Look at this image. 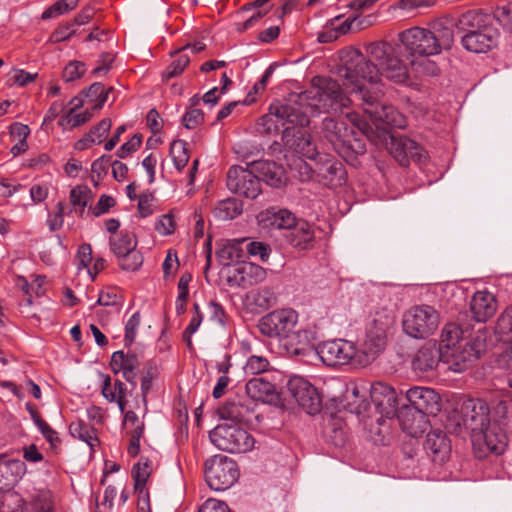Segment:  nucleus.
Instances as JSON below:
<instances>
[{
    "instance_id": "c756f323",
    "label": "nucleus",
    "mask_w": 512,
    "mask_h": 512,
    "mask_svg": "<svg viewBox=\"0 0 512 512\" xmlns=\"http://www.w3.org/2000/svg\"><path fill=\"white\" fill-rule=\"evenodd\" d=\"M235 281L244 287L263 282L266 279V270L254 263L245 262L234 268Z\"/></svg>"
},
{
    "instance_id": "09e8293b",
    "label": "nucleus",
    "mask_w": 512,
    "mask_h": 512,
    "mask_svg": "<svg viewBox=\"0 0 512 512\" xmlns=\"http://www.w3.org/2000/svg\"><path fill=\"white\" fill-rule=\"evenodd\" d=\"M91 200V190L86 186H76L70 191V202L82 212Z\"/></svg>"
},
{
    "instance_id": "5fc2aeb1",
    "label": "nucleus",
    "mask_w": 512,
    "mask_h": 512,
    "mask_svg": "<svg viewBox=\"0 0 512 512\" xmlns=\"http://www.w3.org/2000/svg\"><path fill=\"white\" fill-rule=\"evenodd\" d=\"M36 73H29L23 69H12L8 74V80L12 85L25 86L33 82L36 78Z\"/></svg>"
},
{
    "instance_id": "ea45409f",
    "label": "nucleus",
    "mask_w": 512,
    "mask_h": 512,
    "mask_svg": "<svg viewBox=\"0 0 512 512\" xmlns=\"http://www.w3.org/2000/svg\"><path fill=\"white\" fill-rule=\"evenodd\" d=\"M24 500L22 496L8 489L0 495V512H23Z\"/></svg>"
},
{
    "instance_id": "f8f14e48",
    "label": "nucleus",
    "mask_w": 512,
    "mask_h": 512,
    "mask_svg": "<svg viewBox=\"0 0 512 512\" xmlns=\"http://www.w3.org/2000/svg\"><path fill=\"white\" fill-rule=\"evenodd\" d=\"M472 445L478 457L489 453L502 454L507 446V437L499 424L489 423L471 435Z\"/></svg>"
},
{
    "instance_id": "7ed1b4c3",
    "label": "nucleus",
    "mask_w": 512,
    "mask_h": 512,
    "mask_svg": "<svg viewBox=\"0 0 512 512\" xmlns=\"http://www.w3.org/2000/svg\"><path fill=\"white\" fill-rule=\"evenodd\" d=\"M346 118L352 127L343 121L326 117L322 122L323 136L333 145L337 153L343 157L354 153H364L365 148L358 138L357 129L361 134L368 136L372 131L370 124L357 113H347Z\"/></svg>"
},
{
    "instance_id": "cd10ccee",
    "label": "nucleus",
    "mask_w": 512,
    "mask_h": 512,
    "mask_svg": "<svg viewBox=\"0 0 512 512\" xmlns=\"http://www.w3.org/2000/svg\"><path fill=\"white\" fill-rule=\"evenodd\" d=\"M25 473L26 465L23 461L0 455V481L3 488L17 483Z\"/></svg>"
},
{
    "instance_id": "0eeeda50",
    "label": "nucleus",
    "mask_w": 512,
    "mask_h": 512,
    "mask_svg": "<svg viewBox=\"0 0 512 512\" xmlns=\"http://www.w3.org/2000/svg\"><path fill=\"white\" fill-rule=\"evenodd\" d=\"M440 324V314L432 306L422 304L409 308L402 318L404 332L415 339L432 335Z\"/></svg>"
},
{
    "instance_id": "e433bc0d",
    "label": "nucleus",
    "mask_w": 512,
    "mask_h": 512,
    "mask_svg": "<svg viewBox=\"0 0 512 512\" xmlns=\"http://www.w3.org/2000/svg\"><path fill=\"white\" fill-rule=\"evenodd\" d=\"M244 241L245 239H234L224 242L217 251L219 261L223 265H230V263L239 260L242 256L240 245Z\"/></svg>"
},
{
    "instance_id": "5701e85b",
    "label": "nucleus",
    "mask_w": 512,
    "mask_h": 512,
    "mask_svg": "<svg viewBox=\"0 0 512 512\" xmlns=\"http://www.w3.org/2000/svg\"><path fill=\"white\" fill-rule=\"evenodd\" d=\"M402 430L411 437H418L429 426L427 415L417 409L404 407L398 416Z\"/></svg>"
},
{
    "instance_id": "bf43d9fd",
    "label": "nucleus",
    "mask_w": 512,
    "mask_h": 512,
    "mask_svg": "<svg viewBox=\"0 0 512 512\" xmlns=\"http://www.w3.org/2000/svg\"><path fill=\"white\" fill-rule=\"evenodd\" d=\"M194 315L192 316L188 327L184 332V339L186 340L188 345H191V336L197 332L203 321V315L200 312V307L197 303L194 304Z\"/></svg>"
},
{
    "instance_id": "bb28decb",
    "label": "nucleus",
    "mask_w": 512,
    "mask_h": 512,
    "mask_svg": "<svg viewBox=\"0 0 512 512\" xmlns=\"http://www.w3.org/2000/svg\"><path fill=\"white\" fill-rule=\"evenodd\" d=\"M138 357L134 353L125 354L123 351H116L112 354L110 366L114 373L122 372L128 382H133L139 368Z\"/></svg>"
},
{
    "instance_id": "4be33fe9",
    "label": "nucleus",
    "mask_w": 512,
    "mask_h": 512,
    "mask_svg": "<svg viewBox=\"0 0 512 512\" xmlns=\"http://www.w3.org/2000/svg\"><path fill=\"white\" fill-rule=\"evenodd\" d=\"M262 228L267 230H286L287 232L296 224V217L287 209L268 208L257 216Z\"/></svg>"
},
{
    "instance_id": "7c9ffc66",
    "label": "nucleus",
    "mask_w": 512,
    "mask_h": 512,
    "mask_svg": "<svg viewBox=\"0 0 512 512\" xmlns=\"http://www.w3.org/2000/svg\"><path fill=\"white\" fill-rule=\"evenodd\" d=\"M255 171L268 185L280 187L286 181L285 171L273 161H261L255 164Z\"/></svg>"
},
{
    "instance_id": "a19ab883",
    "label": "nucleus",
    "mask_w": 512,
    "mask_h": 512,
    "mask_svg": "<svg viewBox=\"0 0 512 512\" xmlns=\"http://www.w3.org/2000/svg\"><path fill=\"white\" fill-rule=\"evenodd\" d=\"M101 377L103 379L101 392L107 401L114 402L121 397H125L126 386L123 382L117 380L112 385L109 376L101 375Z\"/></svg>"
},
{
    "instance_id": "3c124183",
    "label": "nucleus",
    "mask_w": 512,
    "mask_h": 512,
    "mask_svg": "<svg viewBox=\"0 0 512 512\" xmlns=\"http://www.w3.org/2000/svg\"><path fill=\"white\" fill-rule=\"evenodd\" d=\"M190 58L187 54L179 51L177 52V58L173 60L163 73L165 79H171L183 72L185 67L189 64Z\"/></svg>"
},
{
    "instance_id": "4468645a",
    "label": "nucleus",
    "mask_w": 512,
    "mask_h": 512,
    "mask_svg": "<svg viewBox=\"0 0 512 512\" xmlns=\"http://www.w3.org/2000/svg\"><path fill=\"white\" fill-rule=\"evenodd\" d=\"M227 187L231 192L251 199L256 198L261 192L260 178L241 166L229 169Z\"/></svg>"
},
{
    "instance_id": "20e7f679",
    "label": "nucleus",
    "mask_w": 512,
    "mask_h": 512,
    "mask_svg": "<svg viewBox=\"0 0 512 512\" xmlns=\"http://www.w3.org/2000/svg\"><path fill=\"white\" fill-rule=\"evenodd\" d=\"M411 67L418 73L434 75L437 67L427 57L437 55L435 37L431 30L413 27L399 34Z\"/></svg>"
},
{
    "instance_id": "37998d69",
    "label": "nucleus",
    "mask_w": 512,
    "mask_h": 512,
    "mask_svg": "<svg viewBox=\"0 0 512 512\" xmlns=\"http://www.w3.org/2000/svg\"><path fill=\"white\" fill-rule=\"evenodd\" d=\"M340 19H341V17L337 16L331 21L330 25H331L332 30H334V34H331V33H328V35L320 34L318 36L319 42L325 43V42L331 41L332 39H336L339 35H343V34L347 33L348 31L351 30L352 25L357 20V17L348 18V19L344 20L342 23L338 24Z\"/></svg>"
},
{
    "instance_id": "aec40b11",
    "label": "nucleus",
    "mask_w": 512,
    "mask_h": 512,
    "mask_svg": "<svg viewBox=\"0 0 512 512\" xmlns=\"http://www.w3.org/2000/svg\"><path fill=\"white\" fill-rule=\"evenodd\" d=\"M464 425L474 432L490 423L489 407L481 400H468L462 406Z\"/></svg>"
},
{
    "instance_id": "1a4fd4ad",
    "label": "nucleus",
    "mask_w": 512,
    "mask_h": 512,
    "mask_svg": "<svg viewBox=\"0 0 512 512\" xmlns=\"http://www.w3.org/2000/svg\"><path fill=\"white\" fill-rule=\"evenodd\" d=\"M205 478L214 491H225L232 487L239 478L236 462L222 455H216L205 463Z\"/></svg>"
},
{
    "instance_id": "338daca9",
    "label": "nucleus",
    "mask_w": 512,
    "mask_h": 512,
    "mask_svg": "<svg viewBox=\"0 0 512 512\" xmlns=\"http://www.w3.org/2000/svg\"><path fill=\"white\" fill-rule=\"evenodd\" d=\"M140 145L141 137L135 134L117 150V155L119 158H125L131 152L136 151Z\"/></svg>"
},
{
    "instance_id": "4d7b16f0",
    "label": "nucleus",
    "mask_w": 512,
    "mask_h": 512,
    "mask_svg": "<svg viewBox=\"0 0 512 512\" xmlns=\"http://www.w3.org/2000/svg\"><path fill=\"white\" fill-rule=\"evenodd\" d=\"M47 224L51 231L59 230L64 224V203L58 202L54 211L48 215Z\"/></svg>"
},
{
    "instance_id": "473e14b6",
    "label": "nucleus",
    "mask_w": 512,
    "mask_h": 512,
    "mask_svg": "<svg viewBox=\"0 0 512 512\" xmlns=\"http://www.w3.org/2000/svg\"><path fill=\"white\" fill-rule=\"evenodd\" d=\"M248 397L254 401L267 402L274 395V385L262 377L250 379L245 386Z\"/></svg>"
},
{
    "instance_id": "ddd939ff",
    "label": "nucleus",
    "mask_w": 512,
    "mask_h": 512,
    "mask_svg": "<svg viewBox=\"0 0 512 512\" xmlns=\"http://www.w3.org/2000/svg\"><path fill=\"white\" fill-rule=\"evenodd\" d=\"M110 248L123 270L136 271L143 264L142 254L136 250L137 240L131 233L118 234L110 238Z\"/></svg>"
},
{
    "instance_id": "49530a36",
    "label": "nucleus",
    "mask_w": 512,
    "mask_h": 512,
    "mask_svg": "<svg viewBox=\"0 0 512 512\" xmlns=\"http://www.w3.org/2000/svg\"><path fill=\"white\" fill-rule=\"evenodd\" d=\"M240 213L241 209L233 199L221 201L214 209L215 216L221 220L234 219Z\"/></svg>"
},
{
    "instance_id": "a878e982",
    "label": "nucleus",
    "mask_w": 512,
    "mask_h": 512,
    "mask_svg": "<svg viewBox=\"0 0 512 512\" xmlns=\"http://www.w3.org/2000/svg\"><path fill=\"white\" fill-rule=\"evenodd\" d=\"M424 448L437 462H444L451 450L449 440L441 430H432L426 435Z\"/></svg>"
},
{
    "instance_id": "b1692460",
    "label": "nucleus",
    "mask_w": 512,
    "mask_h": 512,
    "mask_svg": "<svg viewBox=\"0 0 512 512\" xmlns=\"http://www.w3.org/2000/svg\"><path fill=\"white\" fill-rule=\"evenodd\" d=\"M470 310L477 322H486L497 310L494 295L488 291H477L471 299Z\"/></svg>"
},
{
    "instance_id": "c9c22d12",
    "label": "nucleus",
    "mask_w": 512,
    "mask_h": 512,
    "mask_svg": "<svg viewBox=\"0 0 512 512\" xmlns=\"http://www.w3.org/2000/svg\"><path fill=\"white\" fill-rule=\"evenodd\" d=\"M83 102L80 98H73L71 100V105L73 106L69 112L63 116L59 124L61 126L70 125L72 127H77L91 118V113L86 109L85 111H78L82 106Z\"/></svg>"
},
{
    "instance_id": "0e129e2a",
    "label": "nucleus",
    "mask_w": 512,
    "mask_h": 512,
    "mask_svg": "<svg viewBox=\"0 0 512 512\" xmlns=\"http://www.w3.org/2000/svg\"><path fill=\"white\" fill-rule=\"evenodd\" d=\"M75 33V28L73 23H67L65 25L60 26L56 29L50 36V41L52 43H60L67 39H69Z\"/></svg>"
},
{
    "instance_id": "c85d7f7f",
    "label": "nucleus",
    "mask_w": 512,
    "mask_h": 512,
    "mask_svg": "<svg viewBox=\"0 0 512 512\" xmlns=\"http://www.w3.org/2000/svg\"><path fill=\"white\" fill-rule=\"evenodd\" d=\"M467 342L468 341L463 338V331L458 325L454 323L446 324L441 333L438 348L439 357H450V353L454 347H458Z\"/></svg>"
},
{
    "instance_id": "13d9d810",
    "label": "nucleus",
    "mask_w": 512,
    "mask_h": 512,
    "mask_svg": "<svg viewBox=\"0 0 512 512\" xmlns=\"http://www.w3.org/2000/svg\"><path fill=\"white\" fill-rule=\"evenodd\" d=\"M85 65L80 61H71L63 70V79L71 82L79 79L85 73Z\"/></svg>"
},
{
    "instance_id": "f704fd0d",
    "label": "nucleus",
    "mask_w": 512,
    "mask_h": 512,
    "mask_svg": "<svg viewBox=\"0 0 512 512\" xmlns=\"http://www.w3.org/2000/svg\"><path fill=\"white\" fill-rule=\"evenodd\" d=\"M490 20L488 15L477 11H468L459 18L458 28L465 33L471 30H482L484 27H490Z\"/></svg>"
},
{
    "instance_id": "412c9836",
    "label": "nucleus",
    "mask_w": 512,
    "mask_h": 512,
    "mask_svg": "<svg viewBox=\"0 0 512 512\" xmlns=\"http://www.w3.org/2000/svg\"><path fill=\"white\" fill-rule=\"evenodd\" d=\"M371 401L377 411L383 416L390 417L396 411L397 394L388 384L377 382L370 386Z\"/></svg>"
},
{
    "instance_id": "8fccbe9b",
    "label": "nucleus",
    "mask_w": 512,
    "mask_h": 512,
    "mask_svg": "<svg viewBox=\"0 0 512 512\" xmlns=\"http://www.w3.org/2000/svg\"><path fill=\"white\" fill-rule=\"evenodd\" d=\"M79 0H59L42 13L43 19H50L73 10Z\"/></svg>"
},
{
    "instance_id": "052dcab7",
    "label": "nucleus",
    "mask_w": 512,
    "mask_h": 512,
    "mask_svg": "<svg viewBox=\"0 0 512 512\" xmlns=\"http://www.w3.org/2000/svg\"><path fill=\"white\" fill-rule=\"evenodd\" d=\"M247 251L251 256L259 257L263 262H266L269 259L271 253V249L267 244L257 241L248 243Z\"/></svg>"
},
{
    "instance_id": "4c0bfd02",
    "label": "nucleus",
    "mask_w": 512,
    "mask_h": 512,
    "mask_svg": "<svg viewBox=\"0 0 512 512\" xmlns=\"http://www.w3.org/2000/svg\"><path fill=\"white\" fill-rule=\"evenodd\" d=\"M71 436L85 442L91 449L98 445V438L92 427L83 421L72 422L69 425Z\"/></svg>"
},
{
    "instance_id": "f03ea898",
    "label": "nucleus",
    "mask_w": 512,
    "mask_h": 512,
    "mask_svg": "<svg viewBox=\"0 0 512 512\" xmlns=\"http://www.w3.org/2000/svg\"><path fill=\"white\" fill-rule=\"evenodd\" d=\"M350 105V99L337 81L328 77H314L306 91L291 95L285 103H274L261 122L268 133L277 132L280 127L289 134L294 127L309 124V114L338 113Z\"/></svg>"
},
{
    "instance_id": "de8ad7c7",
    "label": "nucleus",
    "mask_w": 512,
    "mask_h": 512,
    "mask_svg": "<svg viewBox=\"0 0 512 512\" xmlns=\"http://www.w3.org/2000/svg\"><path fill=\"white\" fill-rule=\"evenodd\" d=\"M268 368V359L261 355H250L243 366L244 372L247 375L260 374L266 372Z\"/></svg>"
},
{
    "instance_id": "864d4df0",
    "label": "nucleus",
    "mask_w": 512,
    "mask_h": 512,
    "mask_svg": "<svg viewBox=\"0 0 512 512\" xmlns=\"http://www.w3.org/2000/svg\"><path fill=\"white\" fill-rule=\"evenodd\" d=\"M133 478H134V486L135 490L142 493L145 489L146 482L149 478V466L147 463H138L133 467L132 470Z\"/></svg>"
},
{
    "instance_id": "774afa93",
    "label": "nucleus",
    "mask_w": 512,
    "mask_h": 512,
    "mask_svg": "<svg viewBox=\"0 0 512 512\" xmlns=\"http://www.w3.org/2000/svg\"><path fill=\"white\" fill-rule=\"evenodd\" d=\"M199 512H231L228 505L217 499H208L206 500Z\"/></svg>"
},
{
    "instance_id": "e2e57ef3",
    "label": "nucleus",
    "mask_w": 512,
    "mask_h": 512,
    "mask_svg": "<svg viewBox=\"0 0 512 512\" xmlns=\"http://www.w3.org/2000/svg\"><path fill=\"white\" fill-rule=\"evenodd\" d=\"M30 198L33 204L43 202L49 195V184L42 182L36 183L30 188Z\"/></svg>"
},
{
    "instance_id": "39448f33",
    "label": "nucleus",
    "mask_w": 512,
    "mask_h": 512,
    "mask_svg": "<svg viewBox=\"0 0 512 512\" xmlns=\"http://www.w3.org/2000/svg\"><path fill=\"white\" fill-rule=\"evenodd\" d=\"M297 323L298 313L294 309L283 308L263 316L258 327L265 336L280 340L291 339V343L295 342L305 347L313 340L314 333L308 329L295 331Z\"/></svg>"
},
{
    "instance_id": "f257e3e1",
    "label": "nucleus",
    "mask_w": 512,
    "mask_h": 512,
    "mask_svg": "<svg viewBox=\"0 0 512 512\" xmlns=\"http://www.w3.org/2000/svg\"><path fill=\"white\" fill-rule=\"evenodd\" d=\"M367 53L378 63L382 72L359 50L347 49L341 53L338 69L343 86L362 100L364 111L373 123L404 128L406 122L403 116L394 107L380 104L378 98L381 75L396 83H403L408 78V68L393 56V48L386 42L369 44Z\"/></svg>"
},
{
    "instance_id": "680f3d73",
    "label": "nucleus",
    "mask_w": 512,
    "mask_h": 512,
    "mask_svg": "<svg viewBox=\"0 0 512 512\" xmlns=\"http://www.w3.org/2000/svg\"><path fill=\"white\" fill-rule=\"evenodd\" d=\"M140 325V314L138 312L134 313L126 322L125 325V343L126 345H130L134 342L137 330Z\"/></svg>"
},
{
    "instance_id": "6e6d98bb",
    "label": "nucleus",
    "mask_w": 512,
    "mask_h": 512,
    "mask_svg": "<svg viewBox=\"0 0 512 512\" xmlns=\"http://www.w3.org/2000/svg\"><path fill=\"white\" fill-rule=\"evenodd\" d=\"M175 227L174 216L171 213L161 215L155 223V230L162 236L172 234Z\"/></svg>"
},
{
    "instance_id": "72a5a7b5",
    "label": "nucleus",
    "mask_w": 512,
    "mask_h": 512,
    "mask_svg": "<svg viewBox=\"0 0 512 512\" xmlns=\"http://www.w3.org/2000/svg\"><path fill=\"white\" fill-rule=\"evenodd\" d=\"M441 362L438 354V349L432 345H426L422 347L413 360L414 369L426 372L437 367L438 363Z\"/></svg>"
},
{
    "instance_id": "2eb2a0df",
    "label": "nucleus",
    "mask_w": 512,
    "mask_h": 512,
    "mask_svg": "<svg viewBox=\"0 0 512 512\" xmlns=\"http://www.w3.org/2000/svg\"><path fill=\"white\" fill-rule=\"evenodd\" d=\"M288 390L308 414H316L320 410V397L316 388L302 376H292L288 381Z\"/></svg>"
},
{
    "instance_id": "58836bf2",
    "label": "nucleus",
    "mask_w": 512,
    "mask_h": 512,
    "mask_svg": "<svg viewBox=\"0 0 512 512\" xmlns=\"http://www.w3.org/2000/svg\"><path fill=\"white\" fill-rule=\"evenodd\" d=\"M431 31L435 37L437 54L441 53L442 50H448L452 47L454 43L452 26L438 23L433 26Z\"/></svg>"
},
{
    "instance_id": "a18cd8bd",
    "label": "nucleus",
    "mask_w": 512,
    "mask_h": 512,
    "mask_svg": "<svg viewBox=\"0 0 512 512\" xmlns=\"http://www.w3.org/2000/svg\"><path fill=\"white\" fill-rule=\"evenodd\" d=\"M112 122L110 119L105 118L99 122L97 126H95L80 143L84 144H100L109 130L111 129Z\"/></svg>"
},
{
    "instance_id": "69168bd1",
    "label": "nucleus",
    "mask_w": 512,
    "mask_h": 512,
    "mask_svg": "<svg viewBox=\"0 0 512 512\" xmlns=\"http://www.w3.org/2000/svg\"><path fill=\"white\" fill-rule=\"evenodd\" d=\"M153 195L144 193L138 199V212L141 217H147L153 213Z\"/></svg>"
},
{
    "instance_id": "393cba45",
    "label": "nucleus",
    "mask_w": 512,
    "mask_h": 512,
    "mask_svg": "<svg viewBox=\"0 0 512 512\" xmlns=\"http://www.w3.org/2000/svg\"><path fill=\"white\" fill-rule=\"evenodd\" d=\"M317 171L327 186L339 187L346 181V171L343 164L333 158H325Z\"/></svg>"
},
{
    "instance_id": "603ef678",
    "label": "nucleus",
    "mask_w": 512,
    "mask_h": 512,
    "mask_svg": "<svg viewBox=\"0 0 512 512\" xmlns=\"http://www.w3.org/2000/svg\"><path fill=\"white\" fill-rule=\"evenodd\" d=\"M92 261V248L89 244H83L79 247L76 255V264L78 271L85 270L91 279L94 278L89 265Z\"/></svg>"
},
{
    "instance_id": "6e6552de",
    "label": "nucleus",
    "mask_w": 512,
    "mask_h": 512,
    "mask_svg": "<svg viewBox=\"0 0 512 512\" xmlns=\"http://www.w3.org/2000/svg\"><path fill=\"white\" fill-rule=\"evenodd\" d=\"M212 444L219 450L229 453H245L254 447L253 437L238 425L218 424L209 433Z\"/></svg>"
},
{
    "instance_id": "f3484780",
    "label": "nucleus",
    "mask_w": 512,
    "mask_h": 512,
    "mask_svg": "<svg viewBox=\"0 0 512 512\" xmlns=\"http://www.w3.org/2000/svg\"><path fill=\"white\" fill-rule=\"evenodd\" d=\"M498 31L493 27L482 30H471L462 37L463 47L473 53H485L497 44Z\"/></svg>"
},
{
    "instance_id": "c03bdc74",
    "label": "nucleus",
    "mask_w": 512,
    "mask_h": 512,
    "mask_svg": "<svg viewBox=\"0 0 512 512\" xmlns=\"http://www.w3.org/2000/svg\"><path fill=\"white\" fill-rule=\"evenodd\" d=\"M108 92L101 83H93L85 93L86 102L91 104L93 109H100L107 101Z\"/></svg>"
},
{
    "instance_id": "2f4dec72",
    "label": "nucleus",
    "mask_w": 512,
    "mask_h": 512,
    "mask_svg": "<svg viewBox=\"0 0 512 512\" xmlns=\"http://www.w3.org/2000/svg\"><path fill=\"white\" fill-rule=\"evenodd\" d=\"M287 241L299 249H307L314 239L311 226L305 221H296V224L285 234Z\"/></svg>"
},
{
    "instance_id": "6ab92c4d",
    "label": "nucleus",
    "mask_w": 512,
    "mask_h": 512,
    "mask_svg": "<svg viewBox=\"0 0 512 512\" xmlns=\"http://www.w3.org/2000/svg\"><path fill=\"white\" fill-rule=\"evenodd\" d=\"M254 403L245 398H237L227 402L219 409L220 418L228 423H249L254 414Z\"/></svg>"
},
{
    "instance_id": "423d86ee",
    "label": "nucleus",
    "mask_w": 512,
    "mask_h": 512,
    "mask_svg": "<svg viewBox=\"0 0 512 512\" xmlns=\"http://www.w3.org/2000/svg\"><path fill=\"white\" fill-rule=\"evenodd\" d=\"M294 353L302 355L306 362L320 361L327 366H338L354 363L357 365L356 345L347 340L336 339L325 341L316 347L309 344L305 347L295 348Z\"/></svg>"
},
{
    "instance_id": "dca6fc26",
    "label": "nucleus",
    "mask_w": 512,
    "mask_h": 512,
    "mask_svg": "<svg viewBox=\"0 0 512 512\" xmlns=\"http://www.w3.org/2000/svg\"><path fill=\"white\" fill-rule=\"evenodd\" d=\"M410 408L426 415H436L440 411V397L435 390L428 387H412L406 391Z\"/></svg>"
},
{
    "instance_id": "9d476101",
    "label": "nucleus",
    "mask_w": 512,
    "mask_h": 512,
    "mask_svg": "<svg viewBox=\"0 0 512 512\" xmlns=\"http://www.w3.org/2000/svg\"><path fill=\"white\" fill-rule=\"evenodd\" d=\"M390 322L389 318H386L385 321L373 320L364 339L356 346L357 365L370 364L384 351L387 343L386 332Z\"/></svg>"
},
{
    "instance_id": "9b49d317",
    "label": "nucleus",
    "mask_w": 512,
    "mask_h": 512,
    "mask_svg": "<svg viewBox=\"0 0 512 512\" xmlns=\"http://www.w3.org/2000/svg\"><path fill=\"white\" fill-rule=\"evenodd\" d=\"M486 347V332L478 331L471 341L454 347L450 357L439 358L448 370L460 373L465 371L474 360L478 359Z\"/></svg>"
},
{
    "instance_id": "a211bd4d",
    "label": "nucleus",
    "mask_w": 512,
    "mask_h": 512,
    "mask_svg": "<svg viewBox=\"0 0 512 512\" xmlns=\"http://www.w3.org/2000/svg\"><path fill=\"white\" fill-rule=\"evenodd\" d=\"M388 149L390 154L402 166L408 164L409 158H413L419 162L426 158L424 150L414 140L406 137L392 136Z\"/></svg>"
},
{
    "instance_id": "79ce46f5",
    "label": "nucleus",
    "mask_w": 512,
    "mask_h": 512,
    "mask_svg": "<svg viewBox=\"0 0 512 512\" xmlns=\"http://www.w3.org/2000/svg\"><path fill=\"white\" fill-rule=\"evenodd\" d=\"M170 155L175 168L181 171L189 161L187 143L183 140H175L170 146Z\"/></svg>"
}]
</instances>
